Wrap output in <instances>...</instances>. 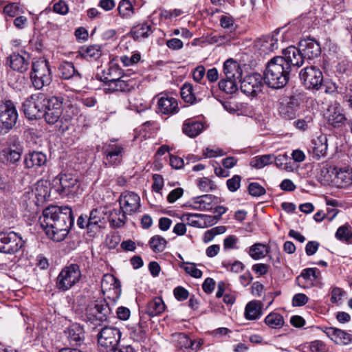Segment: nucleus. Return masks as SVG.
<instances>
[{
  "mask_svg": "<svg viewBox=\"0 0 352 352\" xmlns=\"http://www.w3.org/2000/svg\"><path fill=\"white\" fill-rule=\"evenodd\" d=\"M199 214L185 213L183 214V218L191 226L202 227L201 222L195 219V218H199Z\"/></svg>",
  "mask_w": 352,
  "mask_h": 352,
  "instance_id": "60",
  "label": "nucleus"
},
{
  "mask_svg": "<svg viewBox=\"0 0 352 352\" xmlns=\"http://www.w3.org/2000/svg\"><path fill=\"white\" fill-rule=\"evenodd\" d=\"M220 25L223 28L230 31L235 30L234 19L230 16L222 15L220 18Z\"/></svg>",
  "mask_w": 352,
  "mask_h": 352,
  "instance_id": "58",
  "label": "nucleus"
},
{
  "mask_svg": "<svg viewBox=\"0 0 352 352\" xmlns=\"http://www.w3.org/2000/svg\"><path fill=\"white\" fill-rule=\"evenodd\" d=\"M327 123L335 129H341L347 122V118L338 105L329 107L327 112Z\"/></svg>",
  "mask_w": 352,
  "mask_h": 352,
  "instance_id": "21",
  "label": "nucleus"
},
{
  "mask_svg": "<svg viewBox=\"0 0 352 352\" xmlns=\"http://www.w3.org/2000/svg\"><path fill=\"white\" fill-rule=\"evenodd\" d=\"M30 79L34 87L41 89L50 85L52 75L49 62L44 58H38L32 62Z\"/></svg>",
  "mask_w": 352,
  "mask_h": 352,
  "instance_id": "4",
  "label": "nucleus"
},
{
  "mask_svg": "<svg viewBox=\"0 0 352 352\" xmlns=\"http://www.w3.org/2000/svg\"><path fill=\"white\" fill-rule=\"evenodd\" d=\"M309 348L311 352H327L329 348L320 340H315L310 342Z\"/></svg>",
  "mask_w": 352,
  "mask_h": 352,
  "instance_id": "55",
  "label": "nucleus"
},
{
  "mask_svg": "<svg viewBox=\"0 0 352 352\" xmlns=\"http://www.w3.org/2000/svg\"><path fill=\"white\" fill-rule=\"evenodd\" d=\"M119 204L120 211L124 213L131 215L139 211L140 208V196L131 191L123 192L119 197Z\"/></svg>",
  "mask_w": 352,
  "mask_h": 352,
  "instance_id": "14",
  "label": "nucleus"
},
{
  "mask_svg": "<svg viewBox=\"0 0 352 352\" xmlns=\"http://www.w3.org/2000/svg\"><path fill=\"white\" fill-rule=\"evenodd\" d=\"M313 157L319 160L325 155L327 151V139L325 135H320L312 140L311 148Z\"/></svg>",
  "mask_w": 352,
  "mask_h": 352,
  "instance_id": "28",
  "label": "nucleus"
},
{
  "mask_svg": "<svg viewBox=\"0 0 352 352\" xmlns=\"http://www.w3.org/2000/svg\"><path fill=\"white\" fill-rule=\"evenodd\" d=\"M45 100L46 97L42 93L30 96L23 104V111L25 116L29 120L40 118L43 115Z\"/></svg>",
  "mask_w": 352,
  "mask_h": 352,
  "instance_id": "9",
  "label": "nucleus"
},
{
  "mask_svg": "<svg viewBox=\"0 0 352 352\" xmlns=\"http://www.w3.org/2000/svg\"><path fill=\"white\" fill-rule=\"evenodd\" d=\"M345 296L346 292L342 289L337 287H333L331 292V301L339 305Z\"/></svg>",
  "mask_w": 352,
  "mask_h": 352,
  "instance_id": "52",
  "label": "nucleus"
},
{
  "mask_svg": "<svg viewBox=\"0 0 352 352\" xmlns=\"http://www.w3.org/2000/svg\"><path fill=\"white\" fill-rule=\"evenodd\" d=\"M173 293L175 298L180 301L187 299L189 295L188 292L181 286L175 287L174 289Z\"/></svg>",
  "mask_w": 352,
  "mask_h": 352,
  "instance_id": "64",
  "label": "nucleus"
},
{
  "mask_svg": "<svg viewBox=\"0 0 352 352\" xmlns=\"http://www.w3.org/2000/svg\"><path fill=\"white\" fill-rule=\"evenodd\" d=\"M121 333L115 327H104L98 333V343L102 352H122L119 348Z\"/></svg>",
  "mask_w": 352,
  "mask_h": 352,
  "instance_id": "5",
  "label": "nucleus"
},
{
  "mask_svg": "<svg viewBox=\"0 0 352 352\" xmlns=\"http://www.w3.org/2000/svg\"><path fill=\"white\" fill-rule=\"evenodd\" d=\"M132 81L128 79L127 76H122L117 80L118 91H129L133 87Z\"/></svg>",
  "mask_w": 352,
  "mask_h": 352,
  "instance_id": "51",
  "label": "nucleus"
},
{
  "mask_svg": "<svg viewBox=\"0 0 352 352\" xmlns=\"http://www.w3.org/2000/svg\"><path fill=\"white\" fill-rule=\"evenodd\" d=\"M153 184L152 189L156 192H160L164 186V179L161 175L154 174L153 175Z\"/></svg>",
  "mask_w": 352,
  "mask_h": 352,
  "instance_id": "62",
  "label": "nucleus"
},
{
  "mask_svg": "<svg viewBox=\"0 0 352 352\" xmlns=\"http://www.w3.org/2000/svg\"><path fill=\"white\" fill-rule=\"evenodd\" d=\"M1 155L8 162H10L12 164H14L19 161L21 156V152L12 149L3 150Z\"/></svg>",
  "mask_w": 352,
  "mask_h": 352,
  "instance_id": "49",
  "label": "nucleus"
},
{
  "mask_svg": "<svg viewBox=\"0 0 352 352\" xmlns=\"http://www.w3.org/2000/svg\"><path fill=\"white\" fill-rule=\"evenodd\" d=\"M122 76V72L121 69H120L116 65H112L109 67V68L104 72V80H116L120 77Z\"/></svg>",
  "mask_w": 352,
  "mask_h": 352,
  "instance_id": "48",
  "label": "nucleus"
},
{
  "mask_svg": "<svg viewBox=\"0 0 352 352\" xmlns=\"http://www.w3.org/2000/svg\"><path fill=\"white\" fill-rule=\"evenodd\" d=\"M241 177L235 175L232 178L227 180L226 184L228 188L231 192L236 191L241 186Z\"/></svg>",
  "mask_w": 352,
  "mask_h": 352,
  "instance_id": "57",
  "label": "nucleus"
},
{
  "mask_svg": "<svg viewBox=\"0 0 352 352\" xmlns=\"http://www.w3.org/2000/svg\"><path fill=\"white\" fill-rule=\"evenodd\" d=\"M109 219L110 225L113 228H122L126 221V214L118 209H114L111 212Z\"/></svg>",
  "mask_w": 352,
  "mask_h": 352,
  "instance_id": "38",
  "label": "nucleus"
},
{
  "mask_svg": "<svg viewBox=\"0 0 352 352\" xmlns=\"http://www.w3.org/2000/svg\"><path fill=\"white\" fill-rule=\"evenodd\" d=\"M249 193L254 197H259L265 193V188L258 183L252 182L248 186Z\"/></svg>",
  "mask_w": 352,
  "mask_h": 352,
  "instance_id": "53",
  "label": "nucleus"
},
{
  "mask_svg": "<svg viewBox=\"0 0 352 352\" xmlns=\"http://www.w3.org/2000/svg\"><path fill=\"white\" fill-rule=\"evenodd\" d=\"M274 155L267 154L254 157L250 165L257 169L262 168L273 162Z\"/></svg>",
  "mask_w": 352,
  "mask_h": 352,
  "instance_id": "41",
  "label": "nucleus"
},
{
  "mask_svg": "<svg viewBox=\"0 0 352 352\" xmlns=\"http://www.w3.org/2000/svg\"><path fill=\"white\" fill-rule=\"evenodd\" d=\"M69 342L72 346H80L82 344L85 336L82 327L77 324H72L66 331Z\"/></svg>",
  "mask_w": 352,
  "mask_h": 352,
  "instance_id": "25",
  "label": "nucleus"
},
{
  "mask_svg": "<svg viewBox=\"0 0 352 352\" xmlns=\"http://www.w3.org/2000/svg\"><path fill=\"white\" fill-rule=\"evenodd\" d=\"M283 56H276L285 60L284 65L290 71L292 67H300L304 63L305 57L300 47L291 45L283 50Z\"/></svg>",
  "mask_w": 352,
  "mask_h": 352,
  "instance_id": "15",
  "label": "nucleus"
},
{
  "mask_svg": "<svg viewBox=\"0 0 352 352\" xmlns=\"http://www.w3.org/2000/svg\"><path fill=\"white\" fill-rule=\"evenodd\" d=\"M265 322L266 324L274 329L280 328L284 324L283 316L277 313H270L265 318Z\"/></svg>",
  "mask_w": 352,
  "mask_h": 352,
  "instance_id": "45",
  "label": "nucleus"
},
{
  "mask_svg": "<svg viewBox=\"0 0 352 352\" xmlns=\"http://www.w3.org/2000/svg\"><path fill=\"white\" fill-rule=\"evenodd\" d=\"M166 240L160 235H155L149 240V245L154 252H162L166 247Z\"/></svg>",
  "mask_w": 352,
  "mask_h": 352,
  "instance_id": "43",
  "label": "nucleus"
},
{
  "mask_svg": "<svg viewBox=\"0 0 352 352\" xmlns=\"http://www.w3.org/2000/svg\"><path fill=\"white\" fill-rule=\"evenodd\" d=\"M199 86L195 85L193 87L192 85L185 83L181 89V96L186 102L190 104L200 101L201 99H197L195 90Z\"/></svg>",
  "mask_w": 352,
  "mask_h": 352,
  "instance_id": "33",
  "label": "nucleus"
},
{
  "mask_svg": "<svg viewBox=\"0 0 352 352\" xmlns=\"http://www.w3.org/2000/svg\"><path fill=\"white\" fill-rule=\"evenodd\" d=\"M24 163L28 168L41 167L46 164L47 157L42 152L34 151L25 156Z\"/></svg>",
  "mask_w": 352,
  "mask_h": 352,
  "instance_id": "29",
  "label": "nucleus"
},
{
  "mask_svg": "<svg viewBox=\"0 0 352 352\" xmlns=\"http://www.w3.org/2000/svg\"><path fill=\"white\" fill-rule=\"evenodd\" d=\"M285 60L276 56L268 63L264 72L263 80L268 87L280 89L289 81L291 71L284 65Z\"/></svg>",
  "mask_w": 352,
  "mask_h": 352,
  "instance_id": "2",
  "label": "nucleus"
},
{
  "mask_svg": "<svg viewBox=\"0 0 352 352\" xmlns=\"http://www.w3.org/2000/svg\"><path fill=\"white\" fill-rule=\"evenodd\" d=\"M336 238L346 244L352 243V231L350 225L346 223L343 226H340L336 234Z\"/></svg>",
  "mask_w": 352,
  "mask_h": 352,
  "instance_id": "37",
  "label": "nucleus"
},
{
  "mask_svg": "<svg viewBox=\"0 0 352 352\" xmlns=\"http://www.w3.org/2000/svg\"><path fill=\"white\" fill-rule=\"evenodd\" d=\"M58 70L60 76L64 79H70L75 75L80 76V74L76 70L74 64L72 62H63L60 65Z\"/></svg>",
  "mask_w": 352,
  "mask_h": 352,
  "instance_id": "39",
  "label": "nucleus"
},
{
  "mask_svg": "<svg viewBox=\"0 0 352 352\" xmlns=\"http://www.w3.org/2000/svg\"><path fill=\"white\" fill-rule=\"evenodd\" d=\"M278 41L276 36H265L257 40L256 45L261 54H266L278 49Z\"/></svg>",
  "mask_w": 352,
  "mask_h": 352,
  "instance_id": "24",
  "label": "nucleus"
},
{
  "mask_svg": "<svg viewBox=\"0 0 352 352\" xmlns=\"http://www.w3.org/2000/svg\"><path fill=\"white\" fill-rule=\"evenodd\" d=\"M199 218L202 220V227H209L214 225L219 221L216 216L199 214Z\"/></svg>",
  "mask_w": 352,
  "mask_h": 352,
  "instance_id": "61",
  "label": "nucleus"
},
{
  "mask_svg": "<svg viewBox=\"0 0 352 352\" xmlns=\"http://www.w3.org/2000/svg\"><path fill=\"white\" fill-rule=\"evenodd\" d=\"M44 116L45 121L50 124L56 123L60 118L63 111H51L50 109L44 110Z\"/></svg>",
  "mask_w": 352,
  "mask_h": 352,
  "instance_id": "50",
  "label": "nucleus"
},
{
  "mask_svg": "<svg viewBox=\"0 0 352 352\" xmlns=\"http://www.w3.org/2000/svg\"><path fill=\"white\" fill-rule=\"evenodd\" d=\"M269 253V248L265 244L256 243L250 247L248 254L254 260L261 259Z\"/></svg>",
  "mask_w": 352,
  "mask_h": 352,
  "instance_id": "34",
  "label": "nucleus"
},
{
  "mask_svg": "<svg viewBox=\"0 0 352 352\" xmlns=\"http://www.w3.org/2000/svg\"><path fill=\"white\" fill-rule=\"evenodd\" d=\"M290 159L289 156L286 154H280L277 156L274 155L273 162H274V164L276 167L285 170H291L292 168L289 165L288 161H289Z\"/></svg>",
  "mask_w": 352,
  "mask_h": 352,
  "instance_id": "47",
  "label": "nucleus"
},
{
  "mask_svg": "<svg viewBox=\"0 0 352 352\" xmlns=\"http://www.w3.org/2000/svg\"><path fill=\"white\" fill-rule=\"evenodd\" d=\"M229 40L230 38L226 35L211 34L207 36V41L211 44L218 43L221 45Z\"/></svg>",
  "mask_w": 352,
  "mask_h": 352,
  "instance_id": "59",
  "label": "nucleus"
},
{
  "mask_svg": "<svg viewBox=\"0 0 352 352\" xmlns=\"http://www.w3.org/2000/svg\"><path fill=\"white\" fill-rule=\"evenodd\" d=\"M262 80L263 78L259 74L248 75L241 82V89L247 96H255L261 91Z\"/></svg>",
  "mask_w": 352,
  "mask_h": 352,
  "instance_id": "17",
  "label": "nucleus"
},
{
  "mask_svg": "<svg viewBox=\"0 0 352 352\" xmlns=\"http://www.w3.org/2000/svg\"><path fill=\"white\" fill-rule=\"evenodd\" d=\"M120 60L124 66L128 67L132 65L133 64L138 63L140 60V54L138 53H135L133 54L131 57L123 56L120 58Z\"/></svg>",
  "mask_w": 352,
  "mask_h": 352,
  "instance_id": "63",
  "label": "nucleus"
},
{
  "mask_svg": "<svg viewBox=\"0 0 352 352\" xmlns=\"http://www.w3.org/2000/svg\"><path fill=\"white\" fill-rule=\"evenodd\" d=\"M152 32L151 25L147 23L139 24L131 30V35L136 41L147 38Z\"/></svg>",
  "mask_w": 352,
  "mask_h": 352,
  "instance_id": "36",
  "label": "nucleus"
},
{
  "mask_svg": "<svg viewBox=\"0 0 352 352\" xmlns=\"http://www.w3.org/2000/svg\"><path fill=\"white\" fill-rule=\"evenodd\" d=\"M63 99L62 97L52 96L49 98H46L44 110L50 109L51 111H63Z\"/></svg>",
  "mask_w": 352,
  "mask_h": 352,
  "instance_id": "44",
  "label": "nucleus"
},
{
  "mask_svg": "<svg viewBox=\"0 0 352 352\" xmlns=\"http://www.w3.org/2000/svg\"><path fill=\"white\" fill-rule=\"evenodd\" d=\"M184 264L189 265L188 266H184V267L182 266V267L184 268V270H185V272L187 274H190L191 276L196 278H199L201 277L202 272L196 267L195 263H184Z\"/></svg>",
  "mask_w": 352,
  "mask_h": 352,
  "instance_id": "54",
  "label": "nucleus"
},
{
  "mask_svg": "<svg viewBox=\"0 0 352 352\" xmlns=\"http://www.w3.org/2000/svg\"><path fill=\"white\" fill-rule=\"evenodd\" d=\"M81 277L80 267L71 264L65 267L56 278V287L61 291H67L79 282Z\"/></svg>",
  "mask_w": 352,
  "mask_h": 352,
  "instance_id": "8",
  "label": "nucleus"
},
{
  "mask_svg": "<svg viewBox=\"0 0 352 352\" xmlns=\"http://www.w3.org/2000/svg\"><path fill=\"white\" fill-rule=\"evenodd\" d=\"M55 185L60 187L57 191L61 196H68L74 194L78 188L77 178L69 173H60L54 179Z\"/></svg>",
  "mask_w": 352,
  "mask_h": 352,
  "instance_id": "13",
  "label": "nucleus"
},
{
  "mask_svg": "<svg viewBox=\"0 0 352 352\" xmlns=\"http://www.w3.org/2000/svg\"><path fill=\"white\" fill-rule=\"evenodd\" d=\"M102 150L106 165L116 166L121 164L124 152V147L122 144L112 141L111 142L106 143Z\"/></svg>",
  "mask_w": 352,
  "mask_h": 352,
  "instance_id": "12",
  "label": "nucleus"
},
{
  "mask_svg": "<svg viewBox=\"0 0 352 352\" xmlns=\"http://www.w3.org/2000/svg\"><path fill=\"white\" fill-rule=\"evenodd\" d=\"M333 185L339 188H348L352 186V168L350 167H336L332 171Z\"/></svg>",
  "mask_w": 352,
  "mask_h": 352,
  "instance_id": "18",
  "label": "nucleus"
},
{
  "mask_svg": "<svg viewBox=\"0 0 352 352\" xmlns=\"http://www.w3.org/2000/svg\"><path fill=\"white\" fill-rule=\"evenodd\" d=\"M111 309H85L84 320L95 325H100L107 320V314Z\"/></svg>",
  "mask_w": 352,
  "mask_h": 352,
  "instance_id": "26",
  "label": "nucleus"
},
{
  "mask_svg": "<svg viewBox=\"0 0 352 352\" xmlns=\"http://www.w3.org/2000/svg\"><path fill=\"white\" fill-rule=\"evenodd\" d=\"M18 112L14 102L10 100L0 103V135L7 134L16 124Z\"/></svg>",
  "mask_w": 352,
  "mask_h": 352,
  "instance_id": "6",
  "label": "nucleus"
},
{
  "mask_svg": "<svg viewBox=\"0 0 352 352\" xmlns=\"http://www.w3.org/2000/svg\"><path fill=\"white\" fill-rule=\"evenodd\" d=\"M157 99L156 111L163 115H173L179 111L178 102L176 98L167 94H158Z\"/></svg>",
  "mask_w": 352,
  "mask_h": 352,
  "instance_id": "16",
  "label": "nucleus"
},
{
  "mask_svg": "<svg viewBox=\"0 0 352 352\" xmlns=\"http://www.w3.org/2000/svg\"><path fill=\"white\" fill-rule=\"evenodd\" d=\"M22 237L14 231L0 233V252L12 254L23 246Z\"/></svg>",
  "mask_w": 352,
  "mask_h": 352,
  "instance_id": "11",
  "label": "nucleus"
},
{
  "mask_svg": "<svg viewBox=\"0 0 352 352\" xmlns=\"http://www.w3.org/2000/svg\"><path fill=\"white\" fill-rule=\"evenodd\" d=\"M236 79H227L222 78L219 82V87L227 94H232L238 90Z\"/></svg>",
  "mask_w": 352,
  "mask_h": 352,
  "instance_id": "40",
  "label": "nucleus"
},
{
  "mask_svg": "<svg viewBox=\"0 0 352 352\" xmlns=\"http://www.w3.org/2000/svg\"><path fill=\"white\" fill-rule=\"evenodd\" d=\"M172 336L173 342L177 347L182 349H190L192 351H197L200 346L199 342L197 343L191 340L186 334L183 333H175Z\"/></svg>",
  "mask_w": 352,
  "mask_h": 352,
  "instance_id": "30",
  "label": "nucleus"
},
{
  "mask_svg": "<svg viewBox=\"0 0 352 352\" xmlns=\"http://www.w3.org/2000/svg\"><path fill=\"white\" fill-rule=\"evenodd\" d=\"M118 10L119 14L123 18L130 17L133 14V5L129 0H121Z\"/></svg>",
  "mask_w": 352,
  "mask_h": 352,
  "instance_id": "46",
  "label": "nucleus"
},
{
  "mask_svg": "<svg viewBox=\"0 0 352 352\" xmlns=\"http://www.w3.org/2000/svg\"><path fill=\"white\" fill-rule=\"evenodd\" d=\"M81 56L87 60H97L102 55L101 47L98 45H89L81 48Z\"/></svg>",
  "mask_w": 352,
  "mask_h": 352,
  "instance_id": "35",
  "label": "nucleus"
},
{
  "mask_svg": "<svg viewBox=\"0 0 352 352\" xmlns=\"http://www.w3.org/2000/svg\"><path fill=\"white\" fill-rule=\"evenodd\" d=\"M223 74L227 79L240 80L242 75V70L239 64L230 58L223 64Z\"/></svg>",
  "mask_w": 352,
  "mask_h": 352,
  "instance_id": "27",
  "label": "nucleus"
},
{
  "mask_svg": "<svg viewBox=\"0 0 352 352\" xmlns=\"http://www.w3.org/2000/svg\"><path fill=\"white\" fill-rule=\"evenodd\" d=\"M215 197L212 195H204L194 198V209L209 210L212 208V203Z\"/></svg>",
  "mask_w": 352,
  "mask_h": 352,
  "instance_id": "32",
  "label": "nucleus"
},
{
  "mask_svg": "<svg viewBox=\"0 0 352 352\" xmlns=\"http://www.w3.org/2000/svg\"><path fill=\"white\" fill-rule=\"evenodd\" d=\"M204 130V124L201 122L194 121L188 119L184 121L182 126L183 133L190 138H195Z\"/></svg>",
  "mask_w": 352,
  "mask_h": 352,
  "instance_id": "31",
  "label": "nucleus"
},
{
  "mask_svg": "<svg viewBox=\"0 0 352 352\" xmlns=\"http://www.w3.org/2000/svg\"><path fill=\"white\" fill-rule=\"evenodd\" d=\"M3 12L6 16L14 17L19 12V5L17 3H11L6 5L3 8Z\"/></svg>",
  "mask_w": 352,
  "mask_h": 352,
  "instance_id": "56",
  "label": "nucleus"
},
{
  "mask_svg": "<svg viewBox=\"0 0 352 352\" xmlns=\"http://www.w3.org/2000/svg\"><path fill=\"white\" fill-rule=\"evenodd\" d=\"M299 47L305 58L312 59L320 56L321 53L320 44L313 38L301 40L299 42Z\"/></svg>",
  "mask_w": 352,
  "mask_h": 352,
  "instance_id": "23",
  "label": "nucleus"
},
{
  "mask_svg": "<svg viewBox=\"0 0 352 352\" xmlns=\"http://www.w3.org/2000/svg\"><path fill=\"white\" fill-rule=\"evenodd\" d=\"M6 64L13 70L23 73L29 68V54L25 52L21 54L12 53L7 58Z\"/></svg>",
  "mask_w": 352,
  "mask_h": 352,
  "instance_id": "20",
  "label": "nucleus"
},
{
  "mask_svg": "<svg viewBox=\"0 0 352 352\" xmlns=\"http://www.w3.org/2000/svg\"><path fill=\"white\" fill-rule=\"evenodd\" d=\"M101 289L104 297V304H96L94 308H110L114 306L116 300L121 294V285L120 280L113 275L106 274L101 280Z\"/></svg>",
  "mask_w": 352,
  "mask_h": 352,
  "instance_id": "3",
  "label": "nucleus"
},
{
  "mask_svg": "<svg viewBox=\"0 0 352 352\" xmlns=\"http://www.w3.org/2000/svg\"><path fill=\"white\" fill-rule=\"evenodd\" d=\"M130 336L134 341L138 342H144L147 338L146 330L141 323L131 329Z\"/></svg>",
  "mask_w": 352,
  "mask_h": 352,
  "instance_id": "42",
  "label": "nucleus"
},
{
  "mask_svg": "<svg viewBox=\"0 0 352 352\" xmlns=\"http://www.w3.org/2000/svg\"><path fill=\"white\" fill-rule=\"evenodd\" d=\"M299 78L302 84L307 89L319 90L323 83L322 71L314 65L302 69L299 73Z\"/></svg>",
  "mask_w": 352,
  "mask_h": 352,
  "instance_id": "10",
  "label": "nucleus"
},
{
  "mask_svg": "<svg viewBox=\"0 0 352 352\" xmlns=\"http://www.w3.org/2000/svg\"><path fill=\"white\" fill-rule=\"evenodd\" d=\"M326 336L337 344L347 345L352 342V334L335 327H325Z\"/></svg>",
  "mask_w": 352,
  "mask_h": 352,
  "instance_id": "22",
  "label": "nucleus"
},
{
  "mask_svg": "<svg viewBox=\"0 0 352 352\" xmlns=\"http://www.w3.org/2000/svg\"><path fill=\"white\" fill-rule=\"evenodd\" d=\"M299 99L297 96H292L283 99L278 107L280 116L286 120H292L296 118L299 108Z\"/></svg>",
  "mask_w": 352,
  "mask_h": 352,
  "instance_id": "19",
  "label": "nucleus"
},
{
  "mask_svg": "<svg viewBox=\"0 0 352 352\" xmlns=\"http://www.w3.org/2000/svg\"><path fill=\"white\" fill-rule=\"evenodd\" d=\"M74 218L69 206L50 205L43 210L39 223L47 236L54 241H63L74 224Z\"/></svg>",
  "mask_w": 352,
  "mask_h": 352,
  "instance_id": "1",
  "label": "nucleus"
},
{
  "mask_svg": "<svg viewBox=\"0 0 352 352\" xmlns=\"http://www.w3.org/2000/svg\"><path fill=\"white\" fill-rule=\"evenodd\" d=\"M106 213L102 208L91 210L89 215L81 214L77 224L80 228H87L89 232H98L104 226Z\"/></svg>",
  "mask_w": 352,
  "mask_h": 352,
  "instance_id": "7",
  "label": "nucleus"
}]
</instances>
